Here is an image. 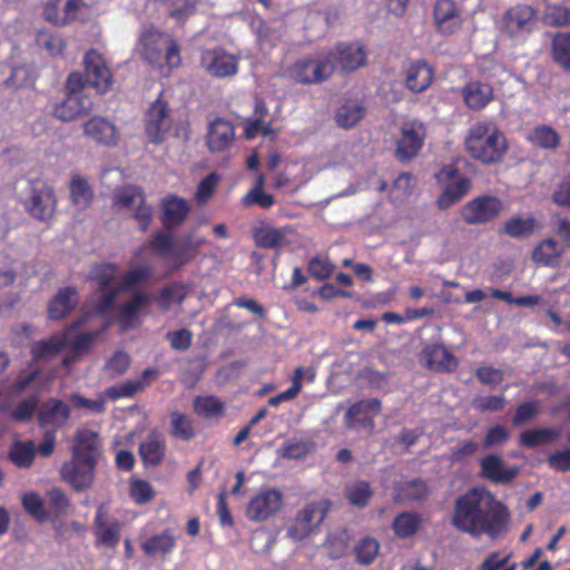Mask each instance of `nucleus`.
<instances>
[{
  "label": "nucleus",
  "mask_w": 570,
  "mask_h": 570,
  "mask_svg": "<svg viewBox=\"0 0 570 570\" xmlns=\"http://www.w3.org/2000/svg\"><path fill=\"white\" fill-rule=\"evenodd\" d=\"M284 497L279 490L266 489L253 497L246 508V515L255 522L266 521L283 508Z\"/></svg>",
  "instance_id": "obj_15"
},
{
  "label": "nucleus",
  "mask_w": 570,
  "mask_h": 570,
  "mask_svg": "<svg viewBox=\"0 0 570 570\" xmlns=\"http://www.w3.org/2000/svg\"><path fill=\"white\" fill-rule=\"evenodd\" d=\"M173 124L167 104L161 99L155 100L146 115V132L151 142H160Z\"/></svg>",
  "instance_id": "obj_17"
},
{
  "label": "nucleus",
  "mask_w": 570,
  "mask_h": 570,
  "mask_svg": "<svg viewBox=\"0 0 570 570\" xmlns=\"http://www.w3.org/2000/svg\"><path fill=\"white\" fill-rule=\"evenodd\" d=\"M436 30L442 35H453L462 26V13L453 0H438L433 9Z\"/></svg>",
  "instance_id": "obj_20"
},
{
  "label": "nucleus",
  "mask_w": 570,
  "mask_h": 570,
  "mask_svg": "<svg viewBox=\"0 0 570 570\" xmlns=\"http://www.w3.org/2000/svg\"><path fill=\"white\" fill-rule=\"evenodd\" d=\"M96 546L114 549L120 542L121 523L115 518H106L102 508L95 515Z\"/></svg>",
  "instance_id": "obj_22"
},
{
  "label": "nucleus",
  "mask_w": 570,
  "mask_h": 570,
  "mask_svg": "<svg viewBox=\"0 0 570 570\" xmlns=\"http://www.w3.org/2000/svg\"><path fill=\"white\" fill-rule=\"evenodd\" d=\"M429 494V487L421 479L400 482L395 485V501L399 502H423Z\"/></svg>",
  "instance_id": "obj_37"
},
{
  "label": "nucleus",
  "mask_w": 570,
  "mask_h": 570,
  "mask_svg": "<svg viewBox=\"0 0 570 570\" xmlns=\"http://www.w3.org/2000/svg\"><path fill=\"white\" fill-rule=\"evenodd\" d=\"M157 375V370L147 367L142 371L140 380H127L122 384L109 386L105 390L104 394L111 401L134 396L136 393L144 391V389L149 385L150 379Z\"/></svg>",
  "instance_id": "obj_31"
},
{
  "label": "nucleus",
  "mask_w": 570,
  "mask_h": 570,
  "mask_svg": "<svg viewBox=\"0 0 570 570\" xmlns=\"http://www.w3.org/2000/svg\"><path fill=\"white\" fill-rule=\"evenodd\" d=\"M130 365V356L124 351L115 352L106 362L104 371L115 377L127 372Z\"/></svg>",
  "instance_id": "obj_60"
},
{
  "label": "nucleus",
  "mask_w": 570,
  "mask_h": 570,
  "mask_svg": "<svg viewBox=\"0 0 570 570\" xmlns=\"http://www.w3.org/2000/svg\"><path fill=\"white\" fill-rule=\"evenodd\" d=\"M541 20L548 27H570V8L561 4H548L542 12Z\"/></svg>",
  "instance_id": "obj_52"
},
{
  "label": "nucleus",
  "mask_w": 570,
  "mask_h": 570,
  "mask_svg": "<svg viewBox=\"0 0 570 570\" xmlns=\"http://www.w3.org/2000/svg\"><path fill=\"white\" fill-rule=\"evenodd\" d=\"M365 115V108L358 100L348 99L337 109L335 121L341 128L354 127Z\"/></svg>",
  "instance_id": "obj_42"
},
{
  "label": "nucleus",
  "mask_w": 570,
  "mask_h": 570,
  "mask_svg": "<svg viewBox=\"0 0 570 570\" xmlns=\"http://www.w3.org/2000/svg\"><path fill=\"white\" fill-rule=\"evenodd\" d=\"M85 76L88 86L102 95L112 87L114 79L102 55L95 49L86 52L83 57Z\"/></svg>",
  "instance_id": "obj_13"
},
{
  "label": "nucleus",
  "mask_w": 570,
  "mask_h": 570,
  "mask_svg": "<svg viewBox=\"0 0 570 570\" xmlns=\"http://www.w3.org/2000/svg\"><path fill=\"white\" fill-rule=\"evenodd\" d=\"M193 407L197 415L206 419H219L225 415V404L215 395L196 396Z\"/></svg>",
  "instance_id": "obj_44"
},
{
  "label": "nucleus",
  "mask_w": 570,
  "mask_h": 570,
  "mask_svg": "<svg viewBox=\"0 0 570 570\" xmlns=\"http://www.w3.org/2000/svg\"><path fill=\"white\" fill-rule=\"evenodd\" d=\"M275 204V198L272 194H267L264 189H249L242 198L244 207H252L257 205L263 209H268Z\"/></svg>",
  "instance_id": "obj_63"
},
{
  "label": "nucleus",
  "mask_w": 570,
  "mask_h": 570,
  "mask_svg": "<svg viewBox=\"0 0 570 570\" xmlns=\"http://www.w3.org/2000/svg\"><path fill=\"white\" fill-rule=\"evenodd\" d=\"M176 546L175 538L168 532L155 534L148 538L142 544L141 549L148 556L156 553H169Z\"/></svg>",
  "instance_id": "obj_53"
},
{
  "label": "nucleus",
  "mask_w": 570,
  "mask_h": 570,
  "mask_svg": "<svg viewBox=\"0 0 570 570\" xmlns=\"http://www.w3.org/2000/svg\"><path fill=\"white\" fill-rule=\"evenodd\" d=\"M401 137L396 145V156L401 160L415 157L423 146L426 136L425 125L417 119H410L401 126Z\"/></svg>",
  "instance_id": "obj_16"
},
{
  "label": "nucleus",
  "mask_w": 570,
  "mask_h": 570,
  "mask_svg": "<svg viewBox=\"0 0 570 570\" xmlns=\"http://www.w3.org/2000/svg\"><path fill=\"white\" fill-rule=\"evenodd\" d=\"M149 297L145 293H135L132 298L117 308V322L122 332L136 326L138 317L145 312Z\"/></svg>",
  "instance_id": "obj_30"
},
{
  "label": "nucleus",
  "mask_w": 570,
  "mask_h": 570,
  "mask_svg": "<svg viewBox=\"0 0 570 570\" xmlns=\"http://www.w3.org/2000/svg\"><path fill=\"white\" fill-rule=\"evenodd\" d=\"M433 77L432 67L424 60H417L409 67L405 83L411 91L422 92L431 86Z\"/></svg>",
  "instance_id": "obj_34"
},
{
  "label": "nucleus",
  "mask_w": 570,
  "mask_h": 570,
  "mask_svg": "<svg viewBox=\"0 0 570 570\" xmlns=\"http://www.w3.org/2000/svg\"><path fill=\"white\" fill-rule=\"evenodd\" d=\"M334 71V55L324 50L295 61L289 67L288 75L298 83L315 85L328 80Z\"/></svg>",
  "instance_id": "obj_6"
},
{
  "label": "nucleus",
  "mask_w": 570,
  "mask_h": 570,
  "mask_svg": "<svg viewBox=\"0 0 570 570\" xmlns=\"http://www.w3.org/2000/svg\"><path fill=\"white\" fill-rule=\"evenodd\" d=\"M510 522L508 507L484 487L471 488L454 501L451 524L473 538L484 534L491 540L503 538Z\"/></svg>",
  "instance_id": "obj_1"
},
{
  "label": "nucleus",
  "mask_w": 570,
  "mask_h": 570,
  "mask_svg": "<svg viewBox=\"0 0 570 570\" xmlns=\"http://www.w3.org/2000/svg\"><path fill=\"white\" fill-rule=\"evenodd\" d=\"M114 206L118 210H131L141 230H146L153 218V210L146 204L142 190L137 186H125L115 190Z\"/></svg>",
  "instance_id": "obj_8"
},
{
  "label": "nucleus",
  "mask_w": 570,
  "mask_h": 570,
  "mask_svg": "<svg viewBox=\"0 0 570 570\" xmlns=\"http://www.w3.org/2000/svg\"><path fill=\"white\" fill-rule=\"evenodd\" d=\"M335 271L327 257L315 256L308 263V273L317 282L326 281Z\"/></svg>",
  "instance_id": "obj_59"
},
{
  "label": "nucleus",
  "mask_w": 570,
  "mask_h": 570,
  "mask_svg": "<svg viewBox=\"0 0 570 570\" xmlns=\"http://www.w3.org/2000/svg\"><path fill=\"white\" fill-rule=\"evenodd\" d=\"M119 273V268L114 263L98 264L91 267L88 274V281L96 283V285H115ZM150 269L147 266H136L130 268L122 277L121 283L118 285H138L148 279Z\"/></svg>",
  "instance_id": "obj_10"
},
{
  "label": "nucleus",
  "mask_w": 570,
  "mask_h": 570,
  "mask_svg": "<svg viewBox=\"0 0 570 570\" xmlns=\"http://www.w3.org/2000/svg\"><path fill=\"white\" fill-rule=\"evenodd\" d=\"M82 127L85 136L99 145L110 147L115 146L118 141L116 125L104 117H91Z\"/></svg>",
  "instance_id": "obj_24"
},
{
  "label": "nucleus",
  "mask_w": 570,
  "mask_h": 570,
  "mask_svg": "<svg viewBox=\"0 0 570 570\" xmlns=\"http://www.w3.org/2000/svg\"><path fill=\"white\" fill-rule=\"evenodd\" d=\"M37 416L40 428H51V431H57L70 419V407L63 401L50 397L39 406Z\"/></svg>",
  "instance_id": "obj_21"
},
{
  "label": "nucleus",
  "mask_w": 570,
  "mask_h": 570,
  "mask_svg": "<svg viewBox=\"0 0 570 570\" xmlns=\"http://www.w3.org/2000/svg\"><path fill=\"white\" fill-rule=\"evenodd\" d=\"M235 138V128L232 122L223 119H214L209 126L206 136L207 147L212 153L226 150Z\"/></svg>",
  "instance_id": "obj_28"
},
{
  "label": "nucleus",
  "mask_w": 570,
  "mask_h": 570,
  "mask_svg": "<svg viewBox=\"0 0 570 570\" xmlns=\"http://www.w3.org/2000/svg\"><path fill=\"white\" fill-rule=\"evenodd\" d=\"M382 410V403L379 399L361 400L353 403L345 413L346 425L352 426L355 423L358 424H373V420L368 417V414L376 415Z\"/></svg>",
  "instance_id": "obj_33"
},
{
  "label": "nucleus",
  "mask_w": 570,
  "mask_h": 570,
  "mask_svg": "<svg viewBox=\"0 0 570 570\" xmlns=\"http://www.w3.org/2000/svg\"><path fill=\"white\" fill-rule=\"evenodd\" d=\"M534 229L533 218L515 217L508 220L504 225L503 232L511 237H525L532 234Z\"/></svg>",
  "instance_id": "obj_61"
},
{
  "label": "nucleus",
  "mask_w": 570,
  "mask_h": 570,
  "mask_svg": "<svg viewBox=\"0 0 570 570\" xmlns=\"http://www.w3.org/2000/svg\"><path fill=\"white\" fill-rule=\"evenodd\" d=\"M81 86L80 75L72 73L69 76L67 81L68 92L61 101L55 104L52 109V114L57 119L71 121L91 110L92 100L88 95L79 90Z\"/></svg>",
  "instance_id": "obj_7"
},
{
  "label": "nucleus",
  "mask_w": 570,
  "mask_h": 570,
  "mask_svg": "<svg viewBox=\"0 0 570 570\" xmlns=\"http://www.w3.org/2000/svg\"><path fill=\"white\" fill-rule=\"evenodd\" d=\"M535 27V11L528 4H517L502 17L501 30L511 38H523Z\"/></svg>",
  "instance_id": "obj_14"
},
{
  "label": "nucleus",
  "mask_w": 570,
  "mask_h": 570,
  "mask_svg": "<svg viewBox=\"0 0 570 570\" xmlns=\"http://www.w3.org/2000/svg\"><path fill=\"white\" fill-rule=\"evenodd\" d=\"M37 48L47 56L57 58L63 56L66 40L61 33L50 30H39L36 35Z\"/></svg>",
  "instance_id": "obj_39"
},
{
  "label": "nucleus",
  "mask_w": 570,
  "mask_h": 570,
  "mask_svg": "<svg viewBox=\"0 0 570 570\" xmlns=\"http://www.w3.org/2000/svg\"><path fill=\"white\" fill-rule=\"evenodd\" d=\"M464 144L471 157L484 164L498 163L507 150L504 135L492 121H479L471 126Z\"/></svg>",
  "instance_id": "obj_3"
},
{
  "label": "nucleus",
  "mask_w": 570,
  "mask_h": 570,
  "mask_svg": "<svg viewBox=\"0 0 570 570\" xmlns=\"http://www.w3.org/2000/svg\"><path fill=\"white\" fill-rule=\"evenodd\" d=\"M465 105L470 109H482L493 99V89L489 83L471 81L462 91Z\"/></svg>",
  "instance_id": "obj_35"
},
{
  "label": "nucleus",
  "mask_w": 570,
  "mask_h": 570,
  "mask_svg": "<svg viewBox=\"0 0 570 570\" xmlns=\"http://www.w3.org/2000/svg\"><path fill=\"white\" fill-rule=\"evenodd\" d=\"M422 525L423 519L419 512H401L393 519L391 528L396 538L404 540L415 535Z\"/></svg>",
  "instance_id": "obj_38"
},
{
  "label": "nucleus",
  "mask_w": 570,
  "mask_h": 570,
  "mask_svg": "<svg viewBox=\"0 0 570 570\" xmlns=\"http://www.w3.org/2000/svg\"><path fill=\"white\" fill-rule=\"evenodd\" d=\"M518 468L503 466V460L497 454H489L480 461V475L492 483H511L518 475Z\"/></svg>",
  "instance_id": "obj_23"
},
{
  "label": "nucleus",
  "mask_w": 570,
  "mask_h": 570,
  "mask_svg": "<svg viewBox=\"0 0 570 570\" xmlns=\"http://www.w3.org/2000/svg\"><path fill=\"white\" fill-rule=\"evenodd\" d=\"M327 53L334 55L335 70L340 67L343 71H353L366 62L364 48L356 43H340Z\"/></svg>",
  "instance_id": "obj_26"
},
{
  "label": "nucleus",
  "mask_w": 570,
  "mask_h": 570,
  "mask_svg": "<svg viewBox=\"0 0 570 570\" xmlns=\"http://www.w3.org/2000/svg\"><path fill=\"white\" fill-rule=\"evenodd\" d=\"M254 239L256 245L262 248H282L288 245L283 230L266 226L255 229Z\"/></svg>",
  "instance_id": "obj_47"
},
{
  "label": "nucleus",
  "mask_w": 570,
  "mask_h": 570,
  "mask_svg": "<svg viewBox=\"0 0 570 570\" xmlns=\"http://www.w3.org/2000/svg\"><path fill=\"white\" fill-rule=\"evenodd\" d=\"M529 139L533 145L542 148L554 150L560 145L559 134L550 126L541 125L533 128L529 135Z\"/></svg>",
  "instance_id": "obj_51"
},
{
  "label": "nucleus",
  "mask_w": 570,
  "mask_h": 570,
  "mask_svg": "<svg viewBox=\"0 0 570 570\" xmlns=\"http://www.w3.org/2000/svg\"><path fill=\"white\" fill-rule=\"evenodd\" d=\"M200 66L213 77L223 78L234 76L238 70L235 56L223 49H206L200 56Z\"/></svg>",
  "instance_id": "obj_18"
},
{
  "label": "nucleus",
  "mask_w": 570,
  "mask_h": 570,
  "mask_svg": "<svg viewBox=\"0 0 570 570\" xmlns=\"http://www.w3.org/2000/svg\"><path fill=\"white\" fill-rule=\"evenodd\" d=\"M330 508L328 501L308 503L296 513L294 523L287 528L286 537L299 541L311 534L325 519Z\"/></svg>",
  "instance_id": "obj_9"
},
{
  "label": "nucleus",
  "mask_w": 570,
  "mask_h": 570,
  "mask_svg": "<svg viewBox=\"0 0 570 570\" xmlns=\"http://www.w3.org/2000/svg\"><path fill=\"white\" fill-rule=\"evenodd\" d=\"M551 56L563 70L570 71V32H558L552 38Z\"/></svg>",
  "instance_id": "obj_46"
},
{
  "label": "nucleus",
  "mask_w": 570,
  "mask_h": 570,
  "mask_svg": "<svg viewBox=\"0 0 570 570\" xmlns=\"http://www.w3.org/2000/svg\"><path fill=\"white\" fill-rule=\"evenodd\" d=\"M37 454L33 441H13L8 451L10 462L19 469H29Z\"/></svg>",
  "instance_id": "obj_40"
},
{
  "label": "nucleus",
  "mask_w": 570,
  "mask_h": 570,
  "mask_svg": "<svg viewBox=\"0 0 570 570\" xmlns=\"http://www.w3.org/2000/svg\"><path fill=\"white\" fill-rule=\"evenodd\" d=\"M190 212L186 199L176 195H168L161 202V222L166 229L179 227Z\"/></svg>",
  "instance_id": "obj_27"
},
{
  "label": "nucleus",
  "mask_w": 570,
  "mask_h": 570,
  "mask_svg": "<svg viewBox=\"0 0 570 570\" xmlns=\"http://www.w3.org/2000/svg\"><path fill=\"white\" fill-rule=\"evenodd\" d=\"M205 243L204 237L193 233L186 234L175 242L171 235L157 232L150 240V246L159 256L178 267L190 259Z\"/></svg>",
  "instance_id": "obj_5"
},
{
  "label": "nucleus",
  "mask_w": 570,
  "mask_h": 570,
  "mask_svg": "<svg viewBox=\"0 0 570 570\" xmlns=\"http://www.w3.org/2000/svg\"><path fill=\"white\" fill-rule=\"evenodd\" d=\"M81 6V0H48L43 17L48 22L62 26L77 18Z\"/></svg>",
  "instance_id": "obj_25"
},
{
  "label": "nucleus",
  "mask_w": 570,
  "mask_h": 570,
  "mask_svg": "<svg viewBox=\"0 0 570 570\" xmlns=\"http://www.w3.org/2000/svg\"><path fill=\"white\" fill-rule=\"evenodd\" d=\"M29 187L30 194L23 200L26 210L38 220H49L53 216L57 206L53 189L43 183L29 181Z\"/></svg>",
  "instance_id": "obj_11"
},
{
  "label": "nucleus",
  "mask_w": 570,
  "mask_h": 570,
  "mask_svg": "<svg viewBox=\"0 0 570 570\" xmlns=\"http://www.w3.org/2000/svg\"><path fill=\"white\" fill-rule=\"evenodd\" d=\"M373 495V491L367 481H357L353 484L346 493V498L351 504L363 508L365 507Z\"/></svg>",
  "instance_id": "obj_58"
},
{
  "label": "nucleus",
  "mask_w": 570,
  "mask_h": 570,
  "mask_svg": "<svg viewBox=\"0 0 570 570\" xmlns=\"http://www.w3.org/2000/svg\"><path fill=\"white\" fill-rule=\"evenodd\" d=\"M563 246L554 238L542 240L533 250L532 258L544 266H557L563 254Z\"/></svg>",
  "instance_id": "obj_41"
},
{
  "label": "nucleus",
  "mask_w": 570,
  "mask_h": 570,
  "mask_svg": "<svg viewBox=\"0 0 570 570\" xmlns=\"http://www.w3.org/2000/svg\"><path fill=\"white\" fill-rule=\"evenodd\" d=\"M169 433L173 438L181 441H189L196 435L194 423L191 419L180 412L170 413V430Z\"/></svg>",
  "instance_id": "obj_48"
},
{
  "label": "nucleus",
  "mask_w": 570,
  "mask_h": 570,
  "mask_svg": "<svg viewBox=\"0 0 570 570\" xmlns=\"http://www.w3.org/2000/svg\"><path fill=\"white\" fill-rule=\"evenodd\" d=\"M422 356L426 367L438 372H453L459 365L454 354L441 344L425 346Z\"/></svg>",
  "instance_id": "obj_29"
},
{
  "label": "nucleus",
  "mask_w": 570,
  "mask_h": 570,
  "mask_svg": "<svg viewBox=\"0 0 570 570\" xmlns=\"http://www.w3.org/2000/svg\"><path fill=\"white\" fill-rule=\"evenodd\" d=\"M456 170L452 167H445L442 175L449 179H453L445 187L442 196L439 199L441 207H449L460 198H462L471 188V180L465 176L455 177Z\"/></svg>",
  "instance_id": "obj_32"
},
{
  "label": "nucleus",
  "mask_w": 570,
  "mask_h": 570,
  "mask_svg": "<svg viewBox=\"0 0 570 570\" xmlns=\"http://www.w3.org/2000/svg\"><path fill=\"white\" fill-rule=\"evenodd\" d=\"M503 209L500 198L491 195L475 197L461 210L462 218L470 225L485 224L497 218Z\"/></svg>",
  "instance_id": "obj_12"
},
{
  "label": "nucleus",
  "mask_w": 570,
  "mask_h": 570,
  "mask_svg": "<svg viewBox=\"0 0 570 570\" xmlns=\"http://www.w3.org/2000/svg\"><path fill=\"white\" fill-rule=\"evenodd\" d=\"M559 433L554 429L538 428L532 430L523 431L520 435V445L533 449L541 444H548L556 440Z\"/></svg>",
  "instance_id": "obj_50"
},
{
  "label": "nucleus",
  "mask_w": 570,
  "mask_h": 570,
  "mask_svg": "<svg viewBox=\"0 0 570 570\" xmlns=\"http://www.w3.org/2000/svg\"><path fill=\"white\" fill-rule=\"evenodd\" d=\"M21 503L28 514L38 522H47L50 518L45 508L42 498L36 492H28L22 495Z\"/></svg>",
  "instance_id": "obj_55"
},
{
  "label": "nucleus",
  "mask_w": 570,
  "mask_h": 570,
  "mask_svg": "<svg viewBox=\"0 0 570 570\" xmlns=\"http://www.w3.org/2000/svg\"><path fill=\"white\" fill-rule=\"evenodd\" d=\"M302 376H303V368L297 367L294 372V375L292 377V385L286 389L285 391L281 392L279 394L271 397L268 400V405L276 407L281 403L294 400L302 390Z\"/></svg>",
  "instance_id": "obj_57"
},
{
  "label": "nucleus",
  "mask_w": 570,
  "mask_h": 570,
  "mask_svg": "<svg viewBox=\"0 0 570 570\" xmlns=\"http://www.w3.org/2000/svg\"><path fill=\"white\" fill-rule=\"evenodd\" d=\"M100 446L97 432L88 429L77 431L71 459L60 470L61 479L76 491H82L92 484Z\"/></svg>",
  "instance_id": "obj_2"
},
{
  "label": "nucleus",
  "mask_w": 570,
  "mask_h": 570,
  "mask_svg": "<svg viewBox=\"0 0 570 570\" xmlns=\"http://www.w3.org/2000/svg\"><path fill=\"white\" fill-rule=\"evenodd\" d=\"M49 520L51 523L57 522L62 515L67 514L71 507V502L63 490L52 488L47 491Z\"/></svg>",
  "instance_id": "obj_45"
},
{
  "label": "nucleus",
  "mask_w": 570,
  "mask_h": 570,
  "mask_svg": "<svg viewBox=\"0 0 570 570\" xmlns=\"http://www.w3.org/2000/svg\"><path fill=\"white\" fill-rule=\"evenodd\" d=\"M137 51L145 61L158 68L166 65L173 69L181 61L177 42L153 27L145 28L140 33Z\"/></svg>",
  "instance_id": "obj_4"
},
{
  "label": "nucleus",
  "mask_w": 570,
  "mask_h": 570,
  "mask_svg": "<svg viewBox=\"0 0 570 570\" xmlns=\"http://www.w3.org/2000/svg\"><path fill=\"white\" fill-rule=\"evenodd\" d=\"M76 304V287H61L49 303L48 315L51 320H61L70 313Z\"/></svg>",
  "instance_id": "obj_36"
},
{
  "label": "nucleus",
  "mask_w": 570,
  "mask_h": 570,
  "mask_svg": "<svg viewBox=\"0 0 570 570\" xmlns=\"http://www.w3.org/2000/svg\"><path fill=\"white\" fill-rule=\"evenodd\" d=\"M70 198L79 210H83L90 205L92 190L85 178L80 176L72 177L70 181Z\"/></svg>",
  "instance_id": "obj_49"
},
{
  "label": "nucleus",
  "mask_w": 570,
  "mask_h": 570,
  "mask_svg": "<svg viewBox=\"0 0 570 570\" xmlns=\"http://www.w3.org/2000/svg\"><path fill=\"white\" fill-rule=\"evenodd\" d=\"M380 551V542L373 537L362 538L354 547L358 564L368 566L374 562Z\"/></svg>",
  "instance_id": "obj_54"
},
{
  "label": "nucleus",
  "mask_w": 570,
  "mask_h": 570,
  "mask_svg": "<svg viewBox=\"0 0 570 570\" xmlns=\"http://www.w3.org/2000/svg\"><path fill=\"white\" fill-rule=\"evenodd\" d=\"M129 494L137 504H146L155 498V489L142 479L131 478L129 480Z\"/></svg>",
  "instance_id": "obj_56"
},
{
  "label": "nucleus",
  "mask_w": 570,
  "mask_h": 570,
  "mask_svg": "<svg viewBox=\"0 0 570 570\" xmlns=\"http://www.w3.org/2000/svg\"><path fill=\"white\" fill-rule=\"evenodd\" d=\"M39 406L37 395L20 401L11 413V417L18 422H28Z\"/></svg>",
  "instance_id": "obj_64"
},
{
  "label": "nucleus",
  "mask_w": 570,
  "mask_h": 570,
  "mask_svg": "<svg viewBox=\"0 0 570 570\" xmlns=\"http://www.w3.org/2000/svg\"><path fill=\"white\" fill-rule=\"evenodd\" d=\"M167 453V442L165 435L158 430H151L140 442L138 454L146 468H157L161 465Z\"/></svg>",
  "instance_id": "obj_19"
},
{
  "label": "nucleus",
  "mask_w": 570,
  "mask_h": 570,
  "mask_svg": "<svg viewBox=\"0 0 570 570\" xmlns=\"http://www.w3.org/2000/svg\"><path fill=\"white\" fill-rule=\"evenodd\" d=\"M67 345L65 335H53L48 340L37 341L31 345L33 360L51 358L58 355Z\"/></svg>",
  "instance_id": "obj_43"
},
{
  "label": "nucleus",
  "mask_w": 570,
  "mask_h": 570,
  "mask_svg": "<svg viewBox=\"0 0 570 570\" xmlns=\"http://www.w3.org/2000/svg\"><path fill=\"white\" fill-rule=\"evenodd\" d=\"M540 413V402L538 400L528 401L517 406L512 417L514 426L523 425L533 420Z\"/></svg>",
  "instance_id": "obj_62"
}]
</instances>
